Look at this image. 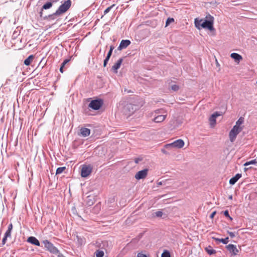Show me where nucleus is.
<instances>
[{
  "mask_svg": "<svg viewBox=\"0 0 257 257\" xmlns=\"http://www.w3.org/2000/svg\"><path fill=\"white\" fill-rule=\"evenodd\" d=\"M207 20L199 19L196 18L194 20V24L196 28L200 30L201 28L207 29L210 31L214 30L213 28L214 18L210 15L206 17Z\"/></svg>",
  "mask_w": 257,
  "mask_h": 257,
  "instance_id": "f257e3e1",
  "label": "nucleus"
},
{
  "mask_svg": "<svg viewBox=\"0 0 257 257\" xmlns=\"http://www.w3.org/2000/svg\"><path fill=\"white\" fill-rule=\"evenodd\" d=\"M71 2L70 0H65L64 4L61 5L56 12L54 14V15L59 16L65 13L70 7Z\"/></svg>",
  "mask_w": 257,
  "mask_h": 257,
  "instance_id": "f03ea898",
  "label": "nucleus"
},
{
  "mask_svg": "<svg viewBox=\"0 0 257 257\" xmlns=\"http://www.w3.org/2000/svg\"><path fill=\"white\" fill-rule=\"evenodd\" d=\"M43 243L44 244L45 247L46 248L47 250L51 253L54 254H60L59 250L49 240H44L43 241ZM58 256H59V255H58Z\"/></svg>",
  "mask_w": 257,
  "mask_h": 257,
  "instance_id": "7ed1b4c3",
  "label": "nucleus"
},
{
  "mask_svg": "<svg viewBox=\"0 0 257 257\" xmlns=\"http://www.w3.org/2000/svg\"><path fill=\"white\" fill-rule=\"evenodd\" d=\"M184 145V142L182 139L177 140L174 142L166 144L164 146L166 149H170L172 148L180 149L182 148Z\"/></svg>",
  "mask_w": 257,
  "mask_h": 257,
  "instance_id": "20e7f679",
  "label": "nucleus"
},
{
  "mask_svg": "<svg viewBox=\"0 0 257 257\" xmlns=\"http://www.w3.org/2000/svg\"><path fill=\"white\" fill-rule=\"evenodd\" d=\"M92 171V167L90 165H83L82 166L81 175L85 178L88 176Z\"/></svg>",
  "mask_w": 257,
  "mask_h": 257,
  "instance_id": "39448f33",
  "label": "nucleus"
},
{
  "mask_svg": "<svg viewBox=\"0 0 257 257\" xmlns=\"http://www.w3.org/2000/svg\"><path fill=\"white\" fill-rule=\"evenodd\" d=\"M103 104V101L101 99L93 100L91 101L89 106L94 110H98Z\"/></svg>",
  "mask_w": 257,
  "mask_h": 257,
  "instance_id": "423d86ee",
  "label": "nucleus"
},
{
  "mask_svg": "<svg viewBox=\"0 0 257 257\" xmlns=\"http://www.w3.org/2000/svg\"><path fill=\"white\" fill-rule=\"evenodd\" d=\"M148 171V169H145L139 171L136 174L135 176V178L137 180H141L145 178L147 176Z\"/></svg>",
  "mask_w": 257,
  "mask_h": 257,
  "instance_id": "0eeeda50",
  "label": "nucleus"
},
{
  "mask_svg": "<svg viewBox=\"0 0 257 257\" xmlns=\"http://www.w3.org/2000/svg\"><path fill=\"white\" fill-rule=\"evenodd\" d=\"M221 115L222 113H212V114L209 118L210 127L213 128L215 126L216 123V117Z\"/></svg>",
  "mask_w": 257,
  "mask_h": 257,
  "instance_id": "6e6552de",
  "label": "nucleus"
},
{
  "mask_svg": "<svg viewBox=\"0 0 257 257\" xmlns=\"http://www.w3.org/2000/svg\"><path fill=\"white\" fill-rule=\"evenodd\" d=\"M178 113H174L172 119V124L174 126H178L181 124L183 122V119L178 116Z\"/></svg>",
  "mask_w": 257,
  "mask_h": 257,
  "instance_id": "1a4fd4ad",
  "label": "nucleus"
},
{
  "mask_svg": "<svg viewBox=\"0 0 257 257\" xmlns=\"http://www.w3.org/2000/svg\"><path fill=\"white\" fill-rule=\"evenodd\" d=\"M225 247L227 250L231 254V255H236L237 254L239 251L235 245L229 244L226 245Z\"/></svg>",
  "mask_w": 257,
  "mask_h": 257,
  "instance_id": "9d476101",
  "label": "nucleus"
},
{
  "mask_svg": "<svg viewBox=\"0 0 257 257\" xmlns=\"http://www.w3.org/2000/svg\"><path fill=\"white\" fill-rule=\"evenodd\" d=\"M240 133V132L232 128L229 133L230 141L232 143L235 140L237 135Z\"/></svg>",
  "mask_w": 257,
  "mask_h": 257,
  "instance_id": "9b49d317",
  "label": "nucleus"
},
{
  "mask_svg": "<svg viewBox=\"0 0 257 257\" xmlns=\"http://www.w3.org/2000/svg\"><path fill=\"white\" fill-rule=\"evenodd\" d=\"M131 44V41L128 40H122L118 47V50H121L123 49L126 48Z\"/></svg>",
  "mask_w": 257,
  "mask_h": 257,
  "instance_id": "f8f14e48",
  "label": "nucleus"
},
{
  "mask_svg": "<svg viewBox=\"0 0 257 257\" xmlns=\"http://www.w3.org/2000/svg\"><path fill=\"white\" fill-rule=\"evenodd\" d=\"M123 59L122 58H120L119 60H117L116 63H115L111 68V70L114 72L115 73H117V70L120 68V65L122 62Z\"/></svg>",
  "mask_w": 257,
  "mask_h": 257,
  "instance_id": "ddd939ff",
  "label": "nucleus"
},
{
  "mask_svg": "<svg viewBox=\"0 0 257 257\" xmlns=\"http://www.w3.org/2000/svg\"><path fill=\"white\" fill-rule=\"evenodd\" d=\"M27 241L36 246H40V243L38 239L34 236H30L27 239Z\"/></svg>",
  "mask_w": 257,
  "mask_h": 257,
  "instance_id": "4468645a",
  "label": "nucleus"
},
{
  "mask_svg": "<svg viewBox=\"0 0 257 257\" xmlns=\"http://www.w3.org/2000/svg\"><path fill=\"white\" fill-rule=\"evenodd\" d=\"M241 177V174L237 173L234 177H232L229 181L231 185H234Z\"/></svg>",
  "mask_w": 257,
  "mask_h": 257,
  "instance_id": "2eb2a0df",
  "label": "nucleus"
},
{
  "mask_svg": "<svg viewBox=\"0 0 257 257\" xmlns=\"http://www.w3.org/2000/svg\"><path fill=\"white\" fill-rule=\"evenodd\" d=\"M80 131L81 135L84 137L88 136L90 134V130L86 127H82Z\"/></svg>",
  "mask_w": 257,
  "mask_h": 257,
  "instance_id": "dca6fc26",
  "label": "nucleus"
},
{
  "mask_svg": "<svg viewBox=\"0 0 257 257\" xmlns=\"http://www.w3.org/2000/svg\"><path fill=\"white\" fill-rule=\"evenodd\" d=\"M231 58L233 59L235 61H238V63L242 60V56L236 53H232L230 55Z\"/></svg>",
  "mask_w": 257,
  "mask_h": 257,
  "instance_id": "f3484780",
  "label": "nucleus"
},
{
  "mask_svg": "<svg viewBox=\"0 0 257 257\" xmlns=\"http://www.w3.org/2000/svg\"><path fill=\"white\" fill-rule=\"evenodd\" d=\"M212 238L213 240H215L216 241L221 242L222 243H223L224 244H226L229 241L228 237H226L225 238H217V237L213 236V237H212Z\"/></svg>",
  "mask_w": 257,
  "mask_h": 257,
  "instance_id": "a211bd4d",
  "label": "nucleus"
},
{
  "mask_svg": "<svg viewBox=\"0 0 257 257\" xmlns=\"http://www.w3.org/2000/svg\"><path fill=\"white\" fill-rule=\"evenodd\" d=\"M166 117V115H159L157 116H156L153 120L157 123L161 122L163 121Z\"/></svg>",
  "mask_w": 257,
  "mask_h": 257,
  "instance_id": "6ab92c4d",
  "label": "nucleus"
},
{
  "mask_svg": "<svg viewBox=\"0 0 257 257\" xmlns=\"http://www.w3.org/2000/svg\"><path fill=\"white\" fill-rule=\"evenodd\" d=\"M204 249L209 255L215 254L216 252V250L215 249H212V247L210 245L206 247Z\"/></svg>",
  "mask_w": 257,
  "mask_h": 257,
  "instance_id": "aec40b11",
  "label": "nucleus"
},
{
  "mask_svg": "<svg viewBox=\"0 0 257 257\" xmlns=\"http://www.w3.org/2000/svg\"><path fill=\"white\" fill-rule=\"evenodd\" d=\"M34 59V56L33 55H30L25 61L24 64L26 66H29L30 65L31 62H32Z\"/></svg>",
  "mask_w": 257,
  "mask_h": 257,
  "instance_id": "412c9836",
  "label": "nucleus"
},
{
  "mask_svg": "<svg viewBox=\"0 0 257 257\" xmlns=\"http://www.w3.org/2000/svg\"><path fill=\"white\" fill-rule=\"evenodd\" d=\"M244 121V118L243 117H240L239 119L236 121L235 125L238 126H244L243 124Z\"/></svg>",
  "mask_w": 257,
  "mask_h": 257,
  "instance_id": "4be33fe9",
  "label": "nucleus"
},
{
  "mask_svg": "<svg viewBox=\"0 0 257 257\" xmlns=\"http://www.w3.org/2000/svg\"><path fill=\"white\" fill-rule=\"evenodd\" d=\"M95 202L94 199L93 198H89L88 197L87 199L86 200V204L89 206H92Z\"/></svg>",
  "mask_w": 257,
  "mask_h": 257,
  "instance_id": "5701e85b",
  "label": "nucleus"
},
{
  "mask_svg": "<svg viewBox=\"0 0 257 257\" xmlns=\"http://www.w3.org/2000/svg\"><path fill=\"white\" fill-rule=\"evenodd\" d=\"M114 8H115V10H116L117 9V7H115V4H113L111 6H110V7H108L104 11V15H106V14L109 13Z\"/></svg>",
  "mask_w": 257,
  "mask_h": 257,
  "instance_id": "b1692460",
  "label": "nucleus"
},
{
  "mask_svg": "<svg viewBox=\"0 0 257 257\" xmlns=\"http://www.w3.org/2000/svg\"><path fill=\"white\" fill-rule=\"evenodd\" d=\"M161 257H171L170 252L167 250H164L162 253Z\"/></svg>",
  "mask_w": 257,
  "mask_h": 257,
  "instance_id": "393cba45",
  "label": "nucleus"
},
{
  "mask_svg": "<svg viewBox=\"0 0 257 257\" xmlns=\"http://www.w3.org/2000/svg\"><path fill=\"white\" fill-rule=\"evenodd\" d=\"M96 257H103L104 255V252L102 250H97L95 252Z\"/></svg>",
  "mask_w": 257,
  "mask_h": 257,
  "instance_id": "a878e982",
  "label": "nucleus"
},
{
  "mask_svg": "<svg viewBox=\"0 0 257 257\" xmlns=\"http://www.w3.org/2000/svg\"><path fill=\"white\" fill-rule=\"evenodd\" d=\"M66 169L65 167H59L57 169L56 174H59L63 172Z\"/></svg>",
  "mask_w": 257,
  "mask_h": 257,
  "instance_id": "bb28decb",
  "label": "nucleus"
},
{
  "mask_svg": "<svg viewBox=\"0 0 257 257\" xmlns=\"http://www.w3.org/2000/svg\"><path fill=\"white\" fill-rule=\"evenodd\" d=\"M52 6V4L50 2H48L43 6V9H48Z\"/></svg>",
  "mask_w": 257,
  "mask_h": 257,
  "instance_id": "cd10ccee",
  "label": "nucleus"
},
{
  "mask_svg": "<svg viewBox=\"0 0 257 257\" xmlns=\"http://www.w3.org/2000/svg\"><path fill=\"white\" fill-rule=\"evenodd\" d=\"M243 128L244 126H238L235 124L232 128L241 132L243 129Z\"/></svg>",
  "mask_w": 257,
  "mask_h": 257,
  "instance_id": "c85d7f7f",
  "label": "nucleus"
},
{
  "mask_svg": "<svg viewBox=\"0 0 257 257\" xmlns=\"http://www.w3.org/2000/svg\"><path fill=\"white\" fill-rule=\"evenodd\" d=\"M174 22V19L173 18H168V19L167 20V21L166 22V27H167L168 26H169V25L170 23H173Z\"/></svg>",
  "mask_w": 257,
  "mask_h": 257,
  "instance_id": "c756f323",
  "label": "nucleus"
},
{
  "mask_svg": "<svg viewBox=\"0 0 257 257\" xmlns=\"http://www.w3.org/2000/svg\"><path fill=\"white\" fill-rule=\"evenodd\" d=\"M223 214L225 217H228L229 219V220H232V218L229 215V212L228 210H225L223 212Z\"/></svg>",
  "mask_w": 257,
  "mask_h": 257,
  "instance_id": "7c9ffc66",
  "label": "nucleus"
},
{
  "mask_svg": "<svg viewBox=\"0 0 257 257\" xmlns=\"http://www.w3.org/2000/svg\"><path fill=\"white\" fill-rule=\"evenodd\" d=\"M155 216L158 217H161L162 216L163 213L162 211H158L155 213Z\"/></svg>",
  "mask_w": 257,
  "mask_h": 257,
  "instance_id": "2f4dec72",
  "label": "nucleus"
},
{
  "mask_svg": "<svg viewBox=\"0 0 257 257\" xmlns=\"http://www.w3.org/2000/svg\"><path fill=\"white\" fill-rule=\"evenodd\" d=\"M123 118L128 120H130L132 118H130L131 114L127 115V113H123Z\"/></svg>",
  "mask_w": 257,
  "mask_h": 257,
  "instance_id": "473e14b6",
  "label": "nucleus"
},
{
  "mask_svg": "<svg viewBox=\"0 0 257 257\" xmlns=\"http://www.w3.org/2000/svg\"><path fill=\"white\" fill-rule=\"evenodd\" d=\"M113 49H114V47L113 46H111L110 47V50L107 55V56H108V57L111 56Z\"/></svg>",
  "mask_w": 257,
  "mask_h": 257,
  "instance_id": "72a5a7b5",
  "label": "nucleus"
},
{
  "mask_svg": "<svg viewBox=\"0 0 257 257\" xmlns=\"http://www.w3.org/2000/svg\"><path fill=\"white\" fill-rule=\"evenodd\" d=\"M171 88L173 90L176 91L179 90V87L177 85H173L172 86Z\"/></svg>",
  "mask_w": 257,
  "mask_h": 257,
  "instance_id": "f704fd0d",
  "label": "nucleus"
},
{
  "mask_svg": "<svg viewBox=\"0 0 257 257\" xmlns=\"http://www.w3.org/2000/svg\"><path fill=\"white\" fill-rule=\"evenodd\" d=\"M110 57L106 56V58L104 60L103 66L105 67Z\"/></svg>",
  "mask_w": 257,
  "mask_h": 257,
  "instance_id": "c9c22d12",
  "label": "nucleus"
},
{
  "mask_svg": "<svg viewBox=\"0 0 257 257\" xmlns=\"http://www.w3.org/2000/svg\"><path fill=\"white\" fill-rule=\"evenodd\" d=\"M110 57L106 56V58L104 60L103 66L105 67Z\"/></svg>",
  "mask_w": 257,
  "mask_h": 257,
  "instance_id": "e433bc0d",
  "label": "nucleus"
},
{
  "mask_svg": "<svg viewBox=\"0 0 257 257\" xmlns=\"http://www.w3.org/2000/svg\"><path fill=\"white\" fill-rule=\"evenodd\" d=\"M11 231H10V230H7L5 234V236L8 237L11 236Z\"/></svg>",
  "mask_w": 257,
  "mask_h": 257,
  "instance_id": "4c0bfd02",
  "label": "nucleus"
},
{
  "mask_svg": "<svg viewBox=\"0 0 257 257\" xmlns=\"http://www.w3.org/2000/svg\"><path fill=\"white\" fill-rule=\"evenodd\" d=\"M7 238H8L7 237L4 236V237L2 240V245H0V246L4 245L6 243L7 240Z\"/></svg>",
  "mask_w": 257,
  "mask_h": 257,
  "instance_id": "58836bf2",
  "label": "nucleus"
},
{
  "mask_svg": "<svg viewBox=\"0 0 257 257\" xmlns=\"http://www.w3.org/2000/svg\"><path fill=\"white\" fill-rule=\"evenodd\" d=\"M137 257H148L147 255L143 253L142 252H139L137 255Z\"/></svg>",
  "mask_w": 257,
  "mask_h": 257,
  "instance_id": "ea45409f",
  "label": "nucleus"
},
{
  "mask_svg": "<svg viewBox=\"0 0 257 257\" xmlns=\"http://www.w3.org/2000/svg\"><path fill=\"white\" fill-rule=\"evenodd\" d=\"M227 232L231 237L233 238L235 236V234L233 232L229 231H227Z\"/></svg>",
  "mask_w": 257,
  "mask_h": 257,
  "instance_id": "a19ab883",
  "label": "nucleus"
},
{
  "mask_svg": "<svg viewBox=\"0 0 257 257\" xmlns=\"http://www.w3.org/2000/svg\"><path fill=\"white\" fill-rule=\"evenodd\" d=\"M70 61L69 59H66L62 63V67H64L65 66V65L68 63Z\"/></svg>",
  "mask_w": 257,
  "mask_h": 257,
  "instance_id": "79ce46f5",
  "label": "nucleus"
},
{
  "mask_svg": "<svg viewBox=\"0 0 257 257\" xmlns=\"http://www.w3.org/2000/svg\"><path fill=\"white\" fill-rule=\"evenodd\" d=\"M249 164H250V165H251V164H257V161H256V159L252 160L250 161H249Z\"/></svg>",
  "mask_w": 257,
  "mask_h": 257,
  "instance_id": "37998d69",
  "label": "nucleus"
},
{
  "mask_svg": "<svg viewBox=\"0 0 257 257\" xmlns=\"http://www.w3.org/2000/svg\"><path fill=\"white\" fill-rule=\"evenodd\" d=\"M142 158H135V162L136 163V164H138L139 163V162L141 161H142Z\"/></svg>",
  "mask_w": 257,
  "mask_h": 257,
  "instance_id": "c03bdc74",
  "label": "nucleus"
},
{
  "mask_svg": "<svg viewBox=\"0 0 257 257\" xmlns=\"http://www.w3.org/2000/svg\"><path fill=\"white\" fill-rule=\"evenodd\" d=\"M71 211H72V213L74 214H77V213H76V209L74 207L72 208Z\"/></svg>",
  "mask_w": 257,
  "mask_h": 257,
  "instance_id": "a18cd8bd",
  "label": "nucleus"
},
{
  "mask_svg": "<svg viewBox=\"0 0 257 257\" xmlns=\"http://www.w3.org/2000/svg\"><path fill=\"white\" fill-rule=\"evenodd\" d=\"M161 152H162L163 154H166V155H169V153L167 151H166V150H165V149H162L161 150Z\"/></svg>",
  "mask_w": 257,
  "mask_h": 257,
  "instance_id": "49530a36",
  "label": "nucleus"
},
{
  "mask_svg": "<svg viewBox=\"0 0 257 257\" xmlns=\"http://www.w3.org/2000/svg\"><path fill=\"white\" fill-rule=\"evenodd\" d=\"M138 241H139L138 239H137V237H136L135 238H133L131 242H132V243H136V242H137Z\"/></svg>",
  "mask_w": 257,
  "mask_h": 257,
  "instance_id": "de8ad7c7",
  "label": "nucleus"
},
{
  "mask_svg": "<svg viewBox=\"0 0 257 257\" xmlns=\"http://www.w3.org/2000/svg\"><path fill=\"white\" fill-rule=\"evenodd\" d=\"M216 214V211H213V212L211 213V214H210V218H213L214 216V215Z\"/></svg>",
  "mask_w": 257,
  "mask_h": 257,
  "instance_id": "09e8293b",
  "label": "nucleus"
},
{
  "mask_svg": "<svg viewBox=\"0 0 257 257\" xmlns=\"http://www.w3.org/2000/svg\"><path fill=\"white\" fill-rule=\"evenodd\" d=\"M4 121V116L2 115V113H0V123H2Z\"/></svg>",
  "mask_w": 257,
  "mask_h": 257,
  "instance_id": "8fccbe9b",
  "label": "nucleus"
},
{
  "mask_svg": "<svg viewBox=\"0 0 257 257\" xmlns=\"http://www.w3.org/2000/svg\"><path fill=\"white\" fill-rule=\"evenodd\" d=\"M12 228H13V224L12 223H11L8 226V230H10V231H12Z\"/></svg>",
  "mask_w": 257,
  "mask_h": 257,
  "instance_id": "3c124183",
  "label": "nucleus"
},
{
  "mask_svg": "<svg viewBox=\"0 0 257 257\" xmlns=\"http://www.w3.org/2000/svg\"><path fill=\"white\" fill-rule=\"evenodd\" d=\"M143 233H141L139 234V235L137 237V238L138 239V240H139L143 236Z\"/></svg>",
  "mask_w": 257,
  "mask_h": 257,
  "instance_id": "603ef678",
  "label": "nucleus"
},
{
  "mask_svg": "<svg viewBox=\"0 0 257 257\" xmlns=\"http://www.w3.org/2000/svg\"><path fill=\"white\" fill-rule=\"evenodd\" d=\"M143 233H141L139 234V235L137 237V238L138 239V240H139L143 236Z\"/></svg>",
  "mask_w": 257,
  "mask_h": 257,
  "instance_id": "864d4df0",
  "label": "nucleus"
},
{
  "mask_svg": "<svg viewBox=\"0 0 257 257\" xmlns=\"http://www.w3.org/2000/svg\"><path fill=\"white\" fill-rule=\"evenodd\" d=\"M63 68L64 67H62V64H61V66L60 68V71L62 73H63L64 71H63Z\"/></svg>",
  "mask_w": 257,
  "mask_h": 257,
  "instance_id": "5fc2aeb1",
  "label": "nucleus"
},
{
  "mask_svg": "<svg viewBox=\"0 0 257 257\" xmlns=\"http://www.w3.org/2000/svg\"><path fill=\"white\" fill-rule=\"evenodd\" d=\"M162 184H163V182H161H161H158L157 183V186L158 187L159 186L162 185Z\"/></svg>",
  "mask_w": 257,
  "mask_h": 257,
  "instance_id": "6e6d98bb",
  "label": "nucleus"
},
{
  "mask_svg": "<svg viewBox=\"0 0 257 257\" xmlns=\"http://www.w3.org/2000/svg\"><path fill=\"white\" fill-rule=\"evenodd\" d=\"M249 165H250L249 162H247L245 163L243 165L244 166H248Z\"/></svg>",
  "mask_w": 257,
  "mask_h": 257,
  "instance_id": "4d7b16f0",
  "label": "nucleus"
},
{
  "mask_svg": "<svg viewBox=\"0 0 257 257\" xmlns=\"http://www.w3.org/2000/svg\"><path fill=\"white\" fill-rule=\"evenodd\" d=\"M95 208H97L98 209H100V205L99 204H97L95 205Z\"/></svg>",
  "mask_w": 257,
  "mask_h": 257,
  "instance_id": "13d9d810",
  "label": "nucleus"
},
{
  "mask_svg": "<svg viewBox=\"0 0 257 257\" xmlns=\"http://www.w3.org/2000/svg\"><path fill=\"white\" fill-rule=\"evenodd\" d=\"M228 199H230V200H232V195L229 196Z\"/></svg>",
  "mask_w": 257,
  "mask_h": 257,
  "instance_id": "bf43d9fd",
  "label": "nucleus"
},
{
  "mask_svg": "<svg viewBox=\"0 0 257 257\" xmlns=\"http://www.w3.org/2000/svg\"><path fill=\"white\" fill-rule=\"evenodd\" d=\"M247 169H248V168H244V169L245 171H246Z\"/></svg>",
  "mask_w": 257,
  "mask_h": 257,
  "instance_id": "052dcab7",
  "label": "nucleus"
},
{
  "mask_svg": "<svg viewBox=\"0 0 257 257\" xmlns=\"http://www.w3.org/2000/svg\"><path fill=\"white\" fill-rule=\"evenodd\" d=\"M40 16H41V17L42 16V12H40Z\"/></svg>",
  "mask_w": 257,
  "mask_h": 257,
  "instance_id": "680f3d73",
  "label": "nucleus"
}]
</instances>
